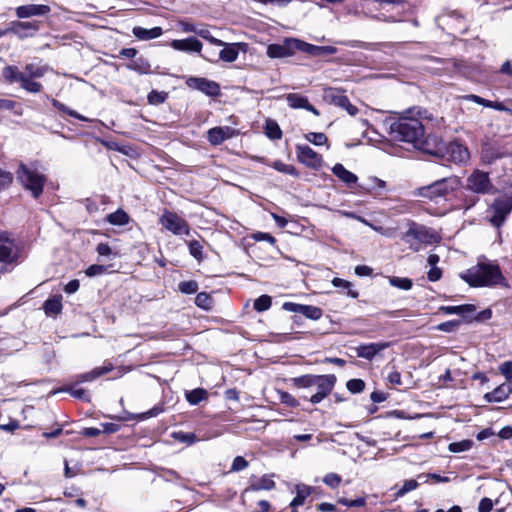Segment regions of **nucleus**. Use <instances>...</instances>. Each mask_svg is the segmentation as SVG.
I'll use <instances>...</instances> for the list:
<instances>
[{"label": "nucleus", "mask_w": 512, "mask_h": 512, "mask_svg": "<svg viewBox=\"0 0 512 512\" xmlns=\"http://www.w3.org/2000/svg\"><path fill=\"white\" fill-rule=\"evenodd\" d=\"M430 119L428 112L420 107H412L390 125V135L397 141L418 143L424 136L423 120Z\"/></svg>", "instance_id": "1"}, {"label": "nucleus", "mask_w": 512, "mask_h": 512, "mask_svg": "<svg viewBox=\"0 0 512 512\" xmlns=\"http://www.w3.org/2000/svg\"><path fill=\"white\" fill-rule=\"evenodd\" d=\"M293 383L298 388H315L316 392L311 395L310 402L320 403L333 390L336 383L334 375H303L293 379Z\"/></svg>", "instance_id": "2"}, {"label": "nucleus", "mask_w": 512, "mask_h": 512, "mask_svg": "<svg viewBox=\"0 0 512 512\" xmlns=\"http://www.w3.org/2000/svg\"><path fill=\"white\" fill-rule=\"evenodd\" d=\"M472 286H493L505 281L498 265L481 264L467 271L463 277Z\"/></svg>", "instance_id": "3"}, {"label": "nucleus", "mask_w": 512, "mask_h": 512, "mask_svg": "<svg viewBox=\"0 0 512 512\" xmlns=\"http://www.w3.org/2000/svg\"><path fill=\"white\" fill-rule=\"evenodd\" d=\"M402 239L409 244L414 251H419L422 244H434L440 240V236L433 229L415 222L409 223L408 230L403 234Z\"/></svg>", "instance_id": "4"}, {"label": "nucleus", "mask_w": 512, "mask_h": 512, "mask_svg": "<svg viewBox=\"0 0 512 512\" xmlns=\"http://www.w3.org/2000/svg\"><path fill=\"white\" fill-rule=\"evenodd\" d=\"M461 185L460 179L456 176L446 177L437 180L430 185L421 187L419 195L423 198L438 202L442 198H446L452 192L457 190Z\"/></svg>", "instance_id": "5"}, {"label": "nucleus", "mask_w": 512, "mask_h": 512, "mask_svg": "<svg viewBox=\"0 0 512 512\" xmlns=\"http://www.w3.org/2000/svg\"><path fill=\"white\" fill-rule=\"evenodd\" d=\"M16 175L19 182L26 190L31 192L34 198H38L42 194L46 177L36 168L26 164H20Z\"/></svg>", "instance_id": "6"}, {"label": "nucleus", "mask_w": 512, "mask_h": 512, "mask_svg": "<svg viewBox=\"0 0 512 512\" xmlns=\"http://www.w3.org/2000/svg\"><path fill=\"white\" fill-rule=\"evenodd\" d=\"M21 247L7 232H0V262L16 264L21 257Z\"/></svg>", "instance_id": "7"}, {"label": "nucleus", "mask_w": 512, "mask_h": 512, "mask_svg": "<svg viewBox=\"0 0 512 512\" xmlns=\"http://www.w3.org/2000/svg\"><path fill=\"white\" fill-rule=\"evenodd\" d=\"M159 223L174 235H189L190 226L188 222L175 212L165 210L159 218Z\"/></svg>", "instance_id": "8"}, {"label": "nucleus", "mask_w": 512, "mask_h": 512, "mask_svg": "<svg viewBox=\"0 0 512 512\" xmlns=\"http://www.w3.org/2000/svg\"><path fill=\"white\" fill-rule=\"evenodd\" d=\"M466 188L477 194H487L493 190L489 174L481 170H474L466 180Z\"/></svg>", "instance_id": "9"}, {"label": "nucleus", "mask_w": 512, "mask_h": 512, "mask_svg": "<svg viewBox=\"0 0 512 512\" xmlns=\"http://www.w3.org/2000/svg\"><path fill=\"white\" fill-rule=\"evenodd\" d=\"M323 99L329 104L346 110L351 116H355L358 113V108L349 101L348 97L340 89L332 87L325 88L323 91Z\"/></svg>", "instance_id": "10"}, {"label": "nucleus", "mask_w": 512, "mask_h": 512, "mask_svg": "<svg viewBox=\"0 0 512 512\" xmlns=\"http://www.w3.org/2000/svg\"><path fill=\"white\" fill-rule=\"evenodd\" d=\"M296 155L300 163L311 169L318 170L322 167V156L306 144L296 145Z\"/></svg>", "instance_id": "11"}, {"label": "nucleus", "mask_w": 512, "mask_h": 512, "mask_svg": "<svg viewBox=\"0 0 512 512\" xmlns=\"http://www.w3.org/2000/svg\"><path fill=\"white\" fill-rule=\"evenodd\" d=\"M298 40L287 39L283 44H270L267 47V55L270 58H285L293 55L297 50Z\"/></svg>", "instance_id": "12"}, {"label": "nucleus", "mask_w": 512, "mask_h": 512, "mask_svg": "<svg viewBox=\"0 0 512 512\" xmlns=\"http://www.w3.org/2000/svg\"><path fill=\"white\" fill-rule=\"evenodd\" d=\"M51 11L50 6L44 4H27L18 6L15 14L19 19L30 18L34 16H45Z\"/></svg>", "instance_id": "13"}, {"label": "nucleus", "mask_w": 512, "mask_h": 512, "mask_svg": "<svg viewBox=\"0 0 512 512\" xmlns=\"http://www.w3.org/2000/svg\"><path fill=\"white\" fill-rule=\"evenodd\" d=\"M187 85L209 96H216L220 92V87L216 82L205 78L191 77L187 80Z\"/></svg>", "instance_id": "14"}, {"label": "nucleus", "mask_w": 512, "mask_h": 512, "mask_svg": "<svg viewBox=\"0 0 512 512\" xmlns=\"http://www.w3.org/2000/svg\"><path fill=\"white\" fill-rule=\"evenodd\" d=\"M221 47H223V49L219 52V59L227 63H232L236 61L240 51H246L247 44L242 42H224V45H222Z\"/></svg>", "instance_id": "15"}, {"label": "nucleus", "mask_w": 512, "mask_h": 512, "mask_svg": "<svg viewBox=\"0 0 512 512\" xmlns=\"http://www.w3.org/2000/svg\"><path fill=\"white\" fill-rule=\"evenodd\" d=\"M235 135V130L229 126L214 127L208 130V141L212 145H220L225 140L232 138Z\"/></svg>", "instance_id": "16"}, {"label": "nucleus", "mask_w": 512, "mask_h": 512, "mask_svg": "<svg viewBox=\"0 0 512 512\" xmlns=\"http://www.w3.org/2000/svg\"><path fill=\"white\" fill-rule=\"evenodd\" d=\"M288 105L293 109H305L312 112L314 115L319 116L320 112L309 103L307 97L298 93H289L286 96Z\"/></svg>", "instance_id": "17"}, {"label": "nucleus", "mask_w": 512, "mask_h": 512, "mask_svg": "<svg viewBox=\"0 0 512 512\" xmlns=\"http://www.w3.org/2000/svg\"><path fill=\"white\" fill-rule=\"evenodd\" d=\"M170 46L175 50L182 51V52H188V53H190V52L200 53L202 50V43L194 37H189V38L180 39V40H173L170 43Z\"/></svg>", "instance_id": "18"}, {"label": "nucleus", "mask_w": 512, "mask_h": 512, "mask_svg": "<svg viewBox=\"0 0 512 512\" xmlns=\"http://www.w3.org/2000/svg\"><path fill=\"white\" fill-rule=\"evenodd\" d=\"M388 343H369L356 348L357 356L371 360L377 353L386 349Z\"/></svg>", "instance_id": "19"}, {"label": "nucleus", "mask_w": 512, "mask_h": 512, "mask_svg": "<svg viewBox=\"0 0 512 512\" xmlns=\"http://www.w3.org/2000/svg\"><path fill=\"white\" fill-rule=\"evenodd\" d=\"M512 393V388L509 385L501 384L496 387L493 391L487 392L484 395V399L486 402H502L506 400L509 395Z\"/></svg>", "instance_id": "20"}, {"label": "nucleus", "mask_w": 512, "mask_h": 512, "mask_svg": "<svg viewBox=\"0 0 512 512\" xmlns=\"http://www.w3.org/2000/svg\"><path fill=\"white\" fill-rule=\"evenodd\" d=\"M449 154L455 163H465L470 158V153L464 145L454 142L449 145Z\"/></svg>", "instance_id": "21"}, {"label": "nucleus", "mask_w": 512, "mask_h": 512, "mask_svg": "<svg viewBox=\"0 0 512 512\" xmlns=\"http://www.w3.org/2000/svg\"><path fill=\"white\" fill-rule=\"evenodd\" d=\"M132 33L138 40L148 41L160 37L163 34V30L161 27L147 29L141 26H136L132 29Z\"/></svg>", "instance_id": "22"}, {"label": "nucleus", "mask_w": 512, "mask_h": 512, "mask_svg": "<svg viewBox=\"0 0 512 512\" xmlns=\"http://www.w3.org/2000/svg\"><path fill=\"white\" fill-rule=\"evenodd\" d=\"M113 370V365L111 363L104 365L102 367H96L93 370L79 374L76 377V383L89 382L97 379L98 377L110 372Z\"/></svg>", "instance_id": "23"}, {"label": "nucleus", "mask_w": 512, "mask_h": 512, "mask_svg": "<svg viewBox=\"0 0 512 512\" xmlns=\"http://www.w3.org/2000/svg\"><path fill=\"white\" fill-rule=\"evenodd\" d=\"M332 172L339 180H341L343 183H345L349 187L356 184V182L358 180V177L354 173L347 170L340 163H337L333 166Z\"/></svg>", "instance_id": "24"}, {"label": "nucleus", "mask_w": 512, "mask_h": 512, "mask_svg": "<svg viewBox=\"0 0 512 512\" xmlns=\"http://www.w3.org/2000/svg\"><path fill=\"white\" fill-rule=\"evenodd\" d=\"M295 491L296 496L290 503L292 508H297L298 506L303 505L307 497L312 494L313 488L305 484H298L296 485Z\"/></svg>", "instance_id": "25"}, {"label": "nucleus", "mask_w": 512, "mask_h": 512, "mask_svg": "<svg viewBox=\"0 0 512 512\" xmlns=\"http://www.w3.org/2000/svg\"><path fill=\"white\" fill-rule=\"evenodd\" d=\"M504 157V153L500 152L497 148L484 145L481 150V161L486 165L493 164L496 160Z\"/></svg>", "instance_id": "26"}, {"label": "nucleus", "mask_w": 512, "mask_h": 512, "mask_svg": "<svg viewBox=\"0 0 512 512\" xmlns=\"http://www.w3.org/2000/svg\"><path fill=\"white\" fill-rule=\"evenodd\" d=\"M38 27L33 22H20V21H14L11 23V27L7 30L8 32H12L19 37H27L29 34L26 33V31H37Z\"/></svg>", "instance_id": "27"}, {"label": "nucleus", "mask_w": 512, "mask_h": 512, "mask_svg": "<svg viewBox=\"0 0 512 512\" xmlns=\"http://www.w3.org/2000/svg\"><path fill=\"white\" fill-rule=\"evenodd\" d=\"M43 309L49 316L59 314L62 310V297L60 295L50 297L44 302Z\"/></svg>", "instance_id": "28"}, {"label": "nucleus", "mask_w": 512, "mask_h": 512, "mask_svg": "<svg viewBox=\"0 0 512 512\" xmlns=\"http://www.w3.org/2000/svg\"><path fill=\"white\" fill-rule=\"evenodd\" d=\"M275 486V482L273 479L268 475H263L261 478H259L257 481L251 483L250 487L245 490V492H248L250 490L252 491H259V490H271Z\"/></svg>", "instance_id": "29"}, {"label": "nucleus", "mask_w": 512, "mask_h": 512, "mask_svg": "<svg viewBox=\"0 0 512 512\" xmlns=\"http://www.w3.org/2000/svg\"><path fill=\"white\" fill-rule=\"evenodd\" d=\"M24 75L16 66H6L2 71V76L9 83L21 82Z\"/></svg>", "instance_id": "30"}, {"label": "nucleus", "mask_w": 512, "mask_h": 512, "mask_svg": "<svg viewBox=\"0 0 512 512\" xmlns=\"http://www.w3.org/2000/svg\"><path fill=\"white\" fill-rule=\"evenodd\" d=\"M106 221L111 225L123 226L129 222V215L122 209L107 215Z\"/></svg>", "instance_id": "31"}, {"label": "nucleus", "mask_w": 512, "mask_h": 512, "mask_svg": "<svg viewBox=\"0 0 512 512\" xmlns=\"http://www.w3.org/2000/svg\"><path fill=\"white\" fill-rule=\"evenodd\" d=\"M207 397V391L202 388H197L186 393V399L192 405H197L201 401L206 400Z\"/></svg>", "instance_id": "32"}, {"label": "nucleus", "mask_w": 512, "mask_h": 512, "mask_svg": "<svg viewBox=\"0 0 512 512\" xmlns=\"http://www.w3.org/2000/svg\"><path fill=\"white\" fill-rule=\"evenodd\" d=\"M446 314L464 315L466 313H473L476 308L474 305H459V306H443L440 308Z\"/></svg>", "instance_id": "33"}, {"label": "nucleus", "mask_w": 512, "mask_h": 512, "mask_svg": "<svg viewBox=\"0 0 512 512\" xmlns=\"http://www.w3.org/2000/svg\"><path fill=\"white\" fill-rule=\"evenodd\" d=\"M473 441L469 439H465L458 442H452L448 446V450L452 453H461L465 451H469L473 447Z\"/></svg>", "instance_id": "34"}, {"label": "nucleus", "mask_w": 512, "mask_h": 512, "mask_svg": "<svg viewBox=\"0 0 512 512\" xmlns=\"http://www.w3.org/2000/svg\"><path fill=\"white\" fill-rule=\"evenodd\" d=\"M300 314L308 319L318 320L322 316V310L316 306L303 305Z\"/></svg>", "instance_id": "35"}, {"label": "nucleus", "mask_w": 512, "mask_h": 512, "mask_svg": "<svg viewBox=\"0 0 512 512\" xmlns=\"http://www.w3.org/2000/svg\"><path fill=\"white\" fill-rule=\"evenodd\" d=\"M47 71L46 67L38 66L35 64H27L25 67V73L29 78H41Z\"/></svg>", "instance_id": "36"}, {"label": "nucleus", "mask_w": 512, "mask_h": 512, "mask_svg": "<svg viewBox=\"0 0 512 512\" xmlns=\"http://www.w3.org/2000/svg\"><path fill=\"white\" fill-rule=\"evenodd\" d=\"M20 83L21 87L30 93H38L42 89V85L39 82L33 81L26 74Z\"/></svg>", "instance_id": "37"}, {"label": "nucleus", "mask_w": 512, "mask_h": 512, "mask_svg": "<svg viewBox=\"0 0 512 512\" xmlns=\"http://www.w3.org/2000/svg\"><path fill=\"white\" fill-rule=\"evenodd\" d=\"M265 131L267 136L271 139H280L282 137L281 129L275 121L268 120L266 122Z\"/></svg>", "instance_id": "38"}, {"label": "nucleus", "mask_w": 512, "mask_h": 512, "mask_svg": "<svg viewBox=\"0 0 512 512\" xmlns=\"http://www.w3.org/2000/svg\"><path fill=\"white\" fill-rule=\"evenodd\" d=\"M195 303L198 307L209 310L213 305V299L209 294L200 292L195 298Z\"/></svg>", "instance_id": "39"}, {"label": "nucleus", "mask_w": 512, "mask_h": 512, "mask_svg": "<svg viewBox=\"0 0 512 512\" xmlns=\"http://www.w3.org/2000/svg\"><path fill=\"white\" fill-rule=\"evenodd\" d=\"M272 305V298L268 295H261L254 301V309L258 312L268 310Z\"/></svg>", "instance_id": "40"}, {"label": "nucleus", "mask_w": 512, "mask_h": 512, "mask_svg": "<svg viewBox=\"0 0 512 512\" xmlns=\"http://www.w3.org/2000/svg\"><path fill=\"white\" fill-rule=\"evenodd\" d=\"M172 437L175 440L180 441L182 443H186L188 445L194 444L195 442L198 441V439L194 433H188V432H183V431L174 432L172 434Z\"/></svg>", "instance_id": "41"}, {"label": "nucleus", "mask_w": 512, "mask_h": 512, "mask_svg": "<svg viewBox=\"0 0 512 512\" xmlns=\"http://www.w3.org/2000/svg\"><path fill=\"white\" fill-rule=\"evenodd\" d=\"M389 283L391 286L402 289L409 290L412 288V281L409 278H401V277H389Z\"/></svg>", "instance_id": "42"}, {"label": "nucleus", "mask_w": 512, "mask_h": 512, "mask_svg": "<svg viewBox=\"0 0 512 512\" xmlns=\"http://www.w3.org/2000/svg\"><path fill=\"white\" fill-rule=\"evenodd\" d=\"M273 168L276 169L279 172L298 177L299 173L297 169L293 165L285 164L282 161H275L273 163Z\"/></svg>", "instance_id": "43"}, {"label": "nucleus", "mask_w": 512, "mask_h": 512, "mask_svg": "<svg viewBox=\"0 0 512 512\" xmlns=\"http://www.w3.org/2000/svg\"><path fill=\"white\" fill-rule=\"evenodd\" d=\"M196 34L215 46L224 45V41L213 37L210 31L205 27L198 28Z\"/></svg>", "instance_id": "44"}, {"label": "nucleus", "mask_w": 512, "mask_h": 512, "mask_svg": "<svg viewBox=\"0 0 512 512\" xmlns=\"http://www.w3.org/2000/svg\"><path fill=\"white\" fill-rule=\"evenodd\" d=\"M307 141L311 142L316 146L325 145L328 141L327 136L324 133L309 132L305 135Z\"/></svg>", "instance_id": "45"}, {"label": "nucleus", "mask_w": 512, "mask_h": 512, "mask_svg": "<svg viewBox=\"0 0 512 512\" xmlns=\"http://www.w3.org/2000/svg\"><path fill=\"white\" fill-rule=\"evenodd\" d=\"M297 50L309 53L312 56L322 55V46H315L298 40Z\"/></svg>", "instance_id": "46"}, {"label": "nucleus", "mask_w": 512, "mask_h": 512, "mask_svg": "<svg viewBox=\"0 0 512 512\" xmlns=\"http://www.w3.org/2000/svg\"><path fill=\"white\" fill-rule=\"evenodd\" d=\"M332 284L335 287L347 289V294L352 298H357L359 296V293L357 291L351 289V283L347 280L341 278H334L332 280Z\"/></svg>", "instance_id": "47"}, {"label": "nucleus", "mask_w": 512, "mask_h": 512, "mask_svg": "<svg viewBox=\"0 0 512 512\" xmlns=\"http://www.w3.org/2000/svg\"><path fill=\"white\" fill-rule=\"evenodd\" d=\"M189 252L190 254L198 261H201L203 259V246L202 244L197 240H192L188 243Z\"/></svg>", "instance_id": "48"}, {"label": "nucleus", "mask_w": 512, "mask_h": 512, "mask_svg": "<svg viewBox=\"0 0 512 512\" xmlns=\"http://www.w3.org/2000/svg\"><path fill=\"white\" fill-rule=\"evenodd\" d=\"M52 105L59 111L64 112L74 118H77L79 120L85 121L86 118L82 115L78 114L76 111L69 109L67 106H65L63 103L59 102L56 99H52Z\"/></svg>", "instance_id": "49"}, {"label": "nucleus", "mask_w": 512, "mask_h": 512, "mask_svg": "<svg viewBox=\"0 0 512 512\" xmlns=\"http://www.w3.org/2000/svg\"><path fill=\"white\" fill-rule=\"evenodd\" d=\"M167 98V93L165 92H159L156 90H152L148 94V102L153 105H159L165 102Z\"/></svg>", "instance_id": "50"}, {"label": "nucleus", "mask_w": 512, "mask_h": 512, "mask_svg": "<svg viewBox=\"0 0 512 512\" xmlns=\"http://www.w3.org/2000/svg\"><path fill=\"white\" fill-rule=\"evenodd\" d=\"M418 482L414 479L406 480L403 484V486L396 492V497H402L406 493L416 489L418 487Z\"/></svg>", "instance_id": "51"}, {"label": "nucleus", "mask_w": 512, "mask_h": 512, "mask_svg": "<svg viewBox=\"0 0 512 512\" xmlns=\"http://www.w3.org/2000/svg\"><path fill=\"white\" fill-rule=\"evenodd\" d=\"M179 290L184 294H194L198 290V283L196 281H183L179 284Z\"/></svg>", "instance_id": "52"}, {"label": "nucleus", "mask_w": 512, "mask_h": 512, "mask_svg": "<svg viewBox=\"0 0 512 512\" xmlns=\"http://www.w3.org/2000/svg\"><path fill=\"white\" fill-rule=\"evenodd\" d=\"M346 386L351 393H360L364 390L365 383L361 379H351L347 382Z\"/></svg>", "instance_id": "53"}, {"label": "nucleus", "mask_w": 512, "mask_h": 512, "mask_svg": "<svg viewBox=\"0 0 512 512\" xmlns=\"http://www.w3.org/2000/svg\"><path fill=\"white\" fill-rule=\"evenodd\" d=\"M499 372L505 377L507 382L512 383V361H505L499 365Z\"/></svg>", "instance_id": "54"}, {"label": "nucleus", "mask_w": 512, "mask_h": 512, "mask_svg": "<svg viewBox=\"0 0 512 512\" xmlns=\"http://www.w3.org/2000/svg\"><path fill=\"white\" fill-rule=\"evenodd\" d=\"M59 391H66V392H69L75 398L84 399L86 401H89V398L87 397L86 392H85L84 389H74L72 387H68V388H64V389H61V390H54L51 393L52 394H56Z\"/></svg>", "instance_id": "55"}, {"label": "nucleus", "mask_w": 512, "mask_h": 512, "mask_svg": "<svg viewBox=\"0 0 512 512\" xmlns=\"http://www.w3.org/2000/svg\"><path fill=\"white\" fill-rule=\"evenodd\" d=\"M323 482L331 488H336L341 483V477L336 473H328L324 476Z\"/></svg>", "instance_id": "56"}, {"label": "nucleus", "mask_w": 512, "mask_h": 512, "mask_svg": "<svg viewBox=\"0 0 512 512\" xmlns=\"http://www.w3.org/2000/svg\"><path fill=\"white\" fill-rule=\"evenodd\" d=\"M418 478H426L425 482H428L429 480H433L436 483H448L450 481L449 477L441 476L435 473H428V474H419Z\"/></svg>", "instance_id": "57"}, {"label": "nucleus", "mask_w": 512, "mask_h": 512, "mask_svg": "<svg viewBox=\"0 0 512 512\" xmlns=\"http://www.w3.org/2000/svg\"><path fill=\"white\" fill-rule=\"evenodd\" d=\"M248 461H246L242 456H237L234 458L233 463L231 465V472H238L244 470L248 467Z\"/></svg>", "instance_id": "58"}, {"label": "nucleus", "mask_w": 512, "mask_h": 512, "mask_svg": "<svg viewBox=\"0 0 512 512\" xmlns=\"http://www.w3.org/2000/svg\"><path fill=\"white\" fill-rule=\"evenodd\" d=\"M338 502L342 505L348 506V507H362L366 504V499L363 497L350 500L346 498H340Z\"/></svg>", "instance_id": "59"}, {"label": "nucleus", "mask_w": 512, "mask_h": 512, "mask_svg": "<svg viewBox=\"0 0 512 512\" xmlns=\"http://www.w3.org/2000/svg\"><path fill=\"white\" fill-rule=\"evenodd\" d=\"M105 271H106L105 266L94 264V265L89 266L86 269L85 273L88 277H94V276L102 275Z\"/></svg>", "instance_id": "60"}, {"label": "nucleus", "mask_w": 512, "mask_h": 512, "mask_svg": "<svg viewBox=\"0 0 512 512\" xmlns=\"http://www.w3.org/2000/svg\"><path fill=\"white\" fill-rule=\"evenodd\" d=\"M13 177L10 172L0 169V190L8 187L12 183Z\"/></svg>", "instance_id": "61"}, {"label": "nucleus", "mask_w": 512, "mask_h": 512, "mask_svg": "<svg viewBox=\"0 0 512 512\" xmlns=\"http://www.w3.org/2000/svg\"><path fill=\"white\" fill-rule=\"evenodd\" d=\"M459 324H460V321H456V320L447 321V322H443V323L439 324L437 326V329L440 331H444V332H452L456 329V327H458Z\"/></svg>", "instance_id": "62"}, {"label": "nucleus", "mask_w": 512, "mask_h": 512, "mask_svg": "<svg viewBox=\"0 0 512 512\" xmlns=\"http://www.w3.org/2000/svg\"><path fill=\"white\" fill-rule=\"evenodd\" d=\"M493 508V502L490 498H483L480 500L478 505L479 512H490Z\"/></svg>", "instance_id": "63"}, {"label": "nucleus", "mask_w": 512, "mask_h": 512, "mask_svg": "<svg viewBox=\"0 0 512 512\" xmlns=\"http://www.w3.org/2000/svg\"><path fill=\"white\" fill-rule=\"evenodd\" d=\"M280 400L282 403L287 404L291 407H295L298 405V402L296 401V399L291 394H289L287 392L280 393Z\"/></svg>", "instance_id": "64"}]
</instances>
